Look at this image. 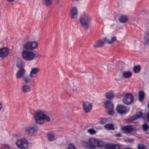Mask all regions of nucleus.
Returning <instances> with one entry per match:
<instances>
[{
  "label": "nucleus",
  "instance_id": "1",
  "mask_svg": "<svg viewBox=\"0 0 149 149\" xmlns=\"http://www.w3.org/2000/svg\"><path fill=\"white\" fill-rule=\"evenodd\" d=\"M81 144L83 148L86 149H94L96 147H102L104 145L103 142L93 138H89L88 142L85 141H81Z\"/></svg>",
  "mask_w": 149,
  "mask_h": 149
},
{
  "label": "nucleus",
  "instance_id": "2",
  "mask_svg": "<svg viewBox=\"0 0 149 149\" xmlns=\"http://www.w3.org/2000/svg\"><path fill=\"white\" fill-rule=\"evenodd\" d=\"M35 121L38 124H42L44 123V121L47 122H50V117L47 115L45 114L44 111L39 110L35 112L34 116Z\"/></svg>",
  "mask_w": 149,
  "mask_h": 149
},
{
  "label": "nucleus",
  "instance_id": "3",
  "mask_svg": "<svg viewBox=\"0 0 149 149\" xmlns=\"http://www.w3.org/2000/svg\"><path fill=\"white\" fill-rule=\"evenodd\" d=\"M91 19V17L88 14L84 13L81 15L79 21L83 27L88 29L89 26V24Z\"/></svg>",
  "mask_w": 149,
  "mask_h": 149
},
{
  "label": "nucleus",
  "instance_id": "4",
  "mask_svg": "<svg viewBox=\"0 0 149 149\" xmlns=\"http://www.w3.org/2000/svg\"><path fill=\"white\" fill-rule=\"evenodd\" d=\"M22 56L25 60L30 61L35 58L36 55L33 52L23 50L22 52Z\"/></svg>",
  "mask_w": 149,
  "mask_h": 149
},
{
  "label": "nucleus",
  "instance_id": "5",
  "mask_svg": "<svg viewBox=\"0 0 149 149\" xmlns=\"http://www.w3.org/2000/svg\"><path fill=\"white\" fill-rule=\"evenodd\" d=\"M38 42L36 41H28L23 45L24 48L28 50H33L36 49L38 46Z\"/></svg>",
  "mask_w": 149,
  "mask_h": 149
},
{
  "label": "nucleus",
  "instance_id": "6",
  "mask_svg": "<svg viewBox=\"0 0 149 149\" xmlns=\"http://www.w3.org/2000/svg\"><path fill=\"white\" fill-rule=\"evenodd\" d=\"M134 100L133 95L131 93H128L125 95L123 101L125 104L129 105L133 102Z\"/></svg>",
  "mask_w": 149,
  "mask_h": 149
},
{
  "label": "nucleus",
  "instance_id": "7",
  "mask_svg": "<svg viewBox=\"0 0 149 149\" xmlns=\"http://www.w3.org/2000/svg\"><path fill=\"white\" fill-rule=\"evenodd\" d=\"M28 141L25 138L18 140L16 142L17 147L19 148H25L28 146Z\"/></svg>",
  "mask_w": 149,
  "mask_h": 149
},
{
  "label": "nucleus",
  "instance_id": "8",
  "mask_svg": "<svg viewBox=\"0 0 149 149\" xmlns=\"http://www.w3.org/2000/svg\"><path fill=\"white\" fill-rule=\"evenodd\" d=\"M38 130V128L37 126L34 125L29 128L25 129V131L29 136H32L37 132Z\"/></svg>",
  "mask_w": 149,
  "mask_h": 149
},
{
  "label": "nucleus",
  "instance_id": "9",
  "mask_svg": "<svg viewBox=\"0 0 149 149\" xmlns=\"http://www.w3.org/2000/svg\"><path fill=\"white\" fill-rule=\"evenodd\" d=\"M135 128L132 125H128L122 127V130L126 134H130L135 130Z\"/></svg>",
  "mask_w": 149,
  "mask_h": 149
},
{
  "label": "nucleus",
  "instance_id": "10",
  "mask_svg": "<svg viewBox=\"0 0 149 149\" xmlns=\"http://www.w3.org/2000/svg\"><path fill=\"white\" fill-rule=\"evenodd\" d=\"M116 110L117 112L121 114H125L127 112L126 107L123 104L118 105L116 108Z\"/></svg>",
  "mask_w": 149,
  "mask_h": 149
},
{
  "label": "nucleus",
  "instance_id": "11",
  "mask_svg": "<svg viewBox=\"0 0 149 149\" xmlns=\"http://www.w3.org/2000/svg\"><path fill=\"white\" fill-rule=\"evenodd\" d=\"M83 108L86 113H88L92 109V105L91 103L88 102H84L83 104Z\"/></svg>",
  "mask_w": 149,
  "mask_h": 149
},
{
  "label": "nucleus",
  "instance_id": "12",
  "mask_svg": "<svg viewBox=\"0 0 149 149\" xmlns=\"http://www.w3.org/2000/svg\"><path fill=\"white\" fill-rule=\"evenodd\" d=\"M9 54L8 48L2 47L0 49V57L4 58L7 56Z\"/></svg>",
  "mask_w": 149,
  "mask_h": 149
},
{
  "label": "nucleus",
  "instance_id": "13",
  "mask_svg": "<svg viewBox=\"0 0 149 149\" xmlns=\"http://www.w3.org/2000/svg\"><path fill=\"white\" fill-rule=\"evenodd\" d=\"M143 115V113L141 112H139L136 113V115H134L129 119L128 120L132 122L134 120H136L139 118L141 117Z\"/></svg>",
  "mask_w": 149,
  "mask_h": 149
},
{
  "label": "nucleus",
  "instance_id": "14",
  "mask_svg": "<svg viewBox=\"0 0 149 149\" xmlns=\"http://www.w3.org/2000/svg\"><path fill=\"white\" fill-rule=\"evenodd\" d=\"M25 72V70L24 68H22L20 69L16 73V77L19 78L23 77Z\"/></svg>",
  "mask_w": 149,
  "mask_h": 149
},
{
  "label": "nucleus",
  "instance_id": "15",
  "mask_svg": "<svg viewBox=\"0 0 149 149\" xmlns=\"http://www.w3.org/2000/svg\"><path fill=\"white\" fill-rule=\"evenodd\" d=\"M39 69L38 68H32L30 72V76L32 77H35L37 76V73L39 72Z\"/></svg>",
  "mask_w": 149,
  "mask_h": 149
},
{
  "label": "nucleus",
  "instance_id": "16",
  "mask_svg": "<svg viewBox=\"0 0 149 149\" xmlns=\"http://www.w3.org/2000/svg\"><path fill=\"white\" fill-rule=\"evenodd\" d=\"M71 19L75 18L78 15L77 10L76 7H73L71 10Z\"/></svg>",
  "mask_w": 149,
  "mask_h": 149
},
{
  "label": "nucleus",
  "instance_id": "17",
  "mask_svg": "<svg viewBox=\"0 0 149 149\" xmlns=\"http://www.w3.org/2000/svg\"><path fill=\"white\" fill-rule=\"evenodd\" d=\"M106 108L108 110L107 111V113L108 114L110 115H112L114 113V111H113V108L114 107L113 106L112 104L110 103V105H111V107H108V106L107 105V104H106Z\"/></svg>",
  "mask_w": 149,
  "mask_h": 149
},
{
  "label": "nucleus",
  "instance_id": "18",
  "mask_svg": "<svg viewBox=\"0 0 149 149\" xmlns=\"http://www.w3.org/2000/svg\"><path fill=\"white\" fill-rule=\"evenodd\" d=\"M103 40L109 44H112L113 42L115 41L116 40V36H113L111 38V40H109L107 39L106 37H104L103 38Z\"/></svg>",
  "mask_w": 149,
  "mask_h": 149
},
{
  "label": "nucleus",
  "instance_id": "19",
  "mask_svg": "<svg viewBox=\"0 0 149 149\" xmlns=\"http://www.w3.org/2000/svg\"><path fill=\"white\" fill-rule=\"evenodd\" d=\"M31 88L30 86L24 85L22 87V91L24 93H27L31 91Z\"/></svg>",
  "mask_w": 149,
  "mask_h": 149
},
{
  "label": "nucleus",
  "instance_id": "20",
  "mask_svg": "<svg viewBox=\"0 0 149 149\" xmlns=\"http://www.w3.org/2000/svg\"><path fill=\"white\" fill-rule=\"evenodd\" d=\"M46 135L47 136V139L49 141H53L55 138V135L54 134L48 132L46 133Z\"/></svg>",
  "mask_w": 149,
  "mask_h": 149
},
{
  "label": "nucleus",
  "instance_id": "21",
  "mask_svg": "<svg viewBox=\"0 0 149 149\" xmlns=\"http://www.w3.org/2000/svg\"><path fill=\"white\" fill-rule=\"evenodd\" d=\"M104 45V42L102 40H99L96 42L95 44L93 45L95 48H99L102 47Z\"/></svg>",
  "mask_w": 149,
  "mask_h": 149
},
{
  "label": "nucleus",
  "instance_id": "22",
  "mask_svg": "<svg viewBox=\"0 0 149 149\" xmlns=\"http://www.w3.org/2000/svg\"><path fill=\"white\" fill-rule=\"evenodd\" d=\"M132 75V73L130 71H124L123 72V76L125 78H128L130 77Z\"/></svg>",
  "mask_w": 149,
  "mask_h": 149
},
{
  "label": "nucleus",
  "instance_id": "23",
  "mask_svg": "<svg viewBox=\"0 0 149 149\" xmlns=\"http://www.w3.org/2000/svg\"><path fill=\"white\" fill-rule=\"evenodd\" d=\"M53 0H42V3L45 6H49L52 3Z\"/></svg>",
  "mask_w": 149,
  "mask_h": 149
},
{
  "label": "nucleus",
  "instance_id": "24",
  "mask_svg": "<svg viewBox=\"0 0 149 149\" xmlns=\"http://www.w3.org/2000/svg\"><path fill=\"white\" fill-rule=\"evenodd\" d=\"M127 18L126 16L121 15L118 18V20L121 23H125L127 21Z\"/></svg>",
  "mask_w": 149,
  "mask_h": 149
},
{
  "label": "nucleus",
  "instance_id": "25",
  "mask_svg": "<svg viewBox=\"0 0 149 149\" xmlns=\"http://www.w3.org/2000/svg\"><path fill=\"white\" fill-rule=\"evenodd\" d=\"M106 97L107 99L111 100L113 99L114 97L113 93L112 91H109L106 94Z\"/></svg>",
  "mask_w": 149,
  "mask_h": 149
},
{
  "label": "nucleus",
  "instance_id": "26",
  "mask_svg": "<svg viewBox=\"0 0 149 149\" xmlns=\"http://www.w3.org/2000/svg\"><path fill=\"white\" fill-rule=\"evenodd\" d=\"M144 40L145 41L144 44L146 45L149 41V31L146 32V35L144 37Z\"/></svg>",
  "mask_w": 149,
  "mask_h": 149
},
{
  "label": "nucleus",
  "instance_id": "27",
  "mask_svg": "<svg viewBox=\"0 0 149 149\" xmlns=\"http://www.w3.org/2000/svg\"><path fill=\"white\" fill-rule=\"evenodd\" d=\"M133 70L135 73L139 72L141 70L140 66L139 65L134 66L133 68Z\"/></svg>",
  "mask_w": 149,
  "mask_h": 149
},
{
  "label": "nucleus",
  "instance_id": "28",
  "mask_svg": "<svg viewBox=\"0 0 149 149\" xmlns=\"http://www.w3.org/2000/svg\"><path fill=\"white\" fill-rule=\"evenodd\" d=\"M139 100L140 102L143 101V99L144 98L145 94L142 91H140L139 93Z\"/></svg>",
  "mask_w": 149,
  "mask_h": 149
},
{
  "label": "nucleus",
  "instance_id": "29",
  "mask_svg": "<svg viewBox=\"0 0 149 149\" xmlns=\"http://www.w3.org/2000/svg\"><path fill=\"white\" fill-rule=\"evenodd\" d=\"M104 127L110 130H114V128L113 127V124H106L104 126Z\"/></svg>",
  "mask_w": 149,
  "mask_h": 149
},
{
  "label": "nucleus",
  "instance_id": "30",
  "mask_svg": "<svg viewBox=\"0 0 149 149\" xmlns=\"http://www.w3.org/2000/svg\"><path fill=\"white\" fill-rule=\"evenodd\" d=\"M143 130L145 132L146 134H149V133L146 132L149 129V126L147 123H145L142 126Z\"/></svg>",
  "mask_w": 149,
  "mask_h": 149
},
{
  "label": "nucleus",
  "instance_id": "31",
  "mask_svg": "<svg viewBox=\"0 0 149 149\" xmlns=\"http://www.w3.org/2000/svg\"><path fill=\"white\" fill-rule=\"evenodd\" d=\"M23 79L26 84H28L31 81V79L28 76L24 77Z\"/></svg>",
  "mask_w": 149,
  "mask_h": 149
},
{
  "label": "nucleus",
  "instance_id": "32",
  "mask_svg": "<svg viewBox=\"0 0 149 149\" xmlns=\"http://www.w3.org/2000/svg\"><path fill=\"white\" fill-rule=\"evenodd\" d=\"M138 149H146L147 148V147L143 144L141 143L138 145Z\"/></svg>",
  "mask_w": 149,
  "mask_h": 149
},
{
  "label": "nucleus",
  "instance_id": "33",
  "mask_svg": "<svg viewBox=\"0 0 149 149\" xmlns=\"http://www.w3.org/2000/svg\"><path fill=\"white\" fill-rule=\"evenodd\" d=\"M88 132L91 135L94 134L96 132V131L94 129L90 128L88 130Z\"/></svg>",
  "mask_w": 149,
  "mask_h": 149
},
{
  "label": "nucleus",
  "instance_id": "34",
  "mask_svg": "<svg viewBox=\"0 0 149 149\" xmlns=\"http://www.w3.org/2000/svg\"><path fill=\"white\" fill-rule=\"evenodd\" d=\"M113 144H107L104 145L105 149H112Z\"/></svg>",
  "mask_w": 149,
  "mask_h": 149
},
{
  "label": "nucleus",
  "instance_id": "35",
  "mask_svg": "<svg viewBox=\"0 0 149 149\" xmlns=\"http://www.w3.org/2000/svg\"><path fill=\"white\" fill-rule=\"evenodd\" d=\"M106 103L107 104V105L109 107H111V105H110V103H111L112 104V105L114 107V106H113V104H112V102H110V101L109 100H107L104 103V106H105V108H106L105 104H106Z\"/></svg>",
  "mask_w": 149,
  "mask_h": 149
},
{
  "label": "nucleus",
  "instance_id": "36",
  "mask_svg": "<svg viewBox=\"0 0 149 149\" xmlns=\"http://www.w3.org/2000/svg\"><path fill=\"white\" fill-rule=\"evenodd\" d=\"M1 149H10L9 146L6 144H3Z\"/></svg>",
  "mask_w": 149,
  "mask_h": 149
},
{
  "label": "nucleus",
  "instance_id": "37",
  "mask_svg": "<svg viewBox=\"0 0 149 149\" xmlns=\"http://www.w3.org/2000/svg\"><path fill=\"white\" fill-rule=\"evenodd\" d=\"M120 146L117 144H113L112 149H120Z\"/></svg>",
  "mask_w": 149,
  "mask_h": 149
},
{
  "label": "nucleus",
  "instance_id": "38",
  "mask_svg": "<svg viewBox=\"0 0 149 149\" xmlns=\"http://www.w3.org/2000/svg\"><path fill=\"white\" fill-rule=\"evenodd\" d=\"M107 122V119L105 118H103L101 120L100 122V123L101 124H105Z\"/></svg>",
  "mask_w": 149,
  "mask_h": 149
},
{
  "label": "nucleus",
  "instance_id": "39",
  "mask_svg": "<svg viewBox=\"0 0 149 149\" xmlns=\"http://www.w3.org/2000/svg\"><path fill=\"white\" fill-rule=\"evenodd\" d=\"M68 149H77L72 144H70L68 146Z\"/></svg>",
  "mask_w": 149,
  "mask_h": 149
},
{
  "label": "nucleus",
  "instance_id": "40",
  "mask_svg": "<svg viewBox=\"0 0 149 149\" xmlns=\"http://www.w3.org/2000/svg\"><path fill=\"white\" fill-rule=\"evenodd\" d=\"M127 141L130 142H132L134 141V140L132 139H130L129 138V139H127Z\"/></svg>",
  "mask_w": 149,
  "mask_h": 149
},
{
  "label": "nucleus",
  "instance_id": "41",
  "mask_svg": "<svg viewBox=\"0 0 149 149\" xmlns=\"http://www.w3.org/2000/svg\"><path fill=\"white\" fill-rule=\"evenodd\" d=\"M115 136H116L120 137L121 136V135L120 134L118 133V134H116Z\"/></svg>",
  "mask_w": 149,
  "mask_h": 149
},
{
  "label": "nucleus",
  "instance_id": "42",
  "mask_svg": "<svg viewBox=\"0 0 149 149\" xmlns=\"http://www.w3.org/2000/svg\"><path fill=\"white\" fill-rule=\"evenodd\" d=\"M2 105L1 104V103L0 102V111L1 110V108H2Z\"/></svg>",
  "mask_w": 149,
  "mask_h": 149
},
{
  "label": "nucleus",
  "instance_id": "43",
  "mask_svg": "<svg viewBox=\"0 0 149 149\" xmlns=\"http://www.w3.org/2000/svg\"><path fill=\"white\" fill-rule=\"evenodd\" d=\"M7 1H8V2H12L14 0H6Z\"/></svg>",
  "mask_w": 149,
  "mask_h": 149
},
{
  "label": "nucleus",
  "instance_id": "44",
  "mask_svg": "<svg viewBox=\"0 0 149 149\" xmlns=\"http://www.w3.org/2000/svg\"><path fill=\"white\" fill-rule=\"evenodd\" d=\"M115 79L116 80H117V79Z\"/></svg>",
  "mask_w": 149,
  "mask_h": 149
}]
</instances>
